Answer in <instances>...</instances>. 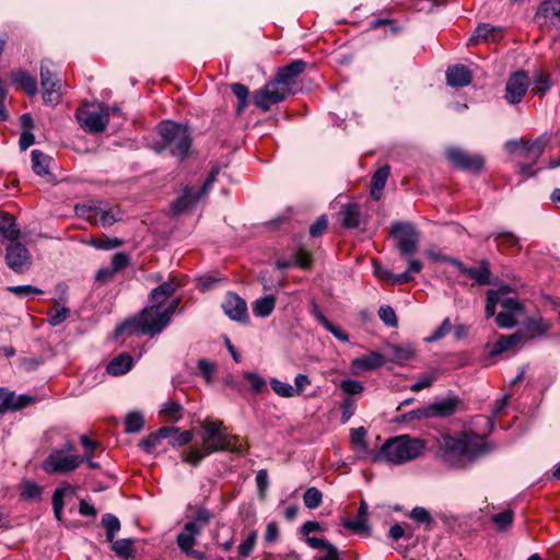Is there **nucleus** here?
I'll list each match as a JSON object with an SVG mask.
<instances>
[{"label":"nucleus","mask_w":560,"mask_h":560,"mask_svg":"<svg viewBox=\"0 0 560 560\" xmlns=\"http://www.w3.org/2000/svg\"><path fill=\"white\" fill-rule=\"evenodd\" d=\"M390 236L402 257L413 255L419 246V233L411 222L395 221L389 228Z\"/></svg>","instance_id":"nucleus-8"},{"label":"nucleus","mask_w":560,"mask_h":560,"mask_svg":"<svg viewBox=\"0 0 560 560\" xmlns=\"http://www.w3.org/2000/svg\"><path fill=\"white\" fill-rule=\"evenodd\" d=\"M40 80L44 101L51 105L58 104L61 97V83L45 63L40 67Z\"/></svg>","instance_id":"nucleus-13"},{"label":"nucleus","mask_w":560,"mask_h":560,"mask_svg":"<svg viewBox=\"0 0 560 560\" xmlns=\"http://www.w3.org/2000/svg\"><path fill=\"white\" fill-rule=\"evenodd\" d=\"M506 100L511 103H520L525 96V72H514L506 82Z\"/></svg>","instance_id":"nucleus-19"},{"label":"nucleus","mask_w":560,"mask_h":560,"mask_svg":"<svg viewBox=\"0 0 560 560\" xmlns=\"http://www.w3.org/2000/svg\"><path fill=\"white\" fill-rule=\"evenodd\" d=\"M287 91L281 88L273 80L269 81L262 89L254 94V104L267 112L275 104L282 102L285 98Z\"/></svg>","instance_id":"nucleus-10"},{"label":"nucleus","mask_w":560,"mask_h":560,"mask_svg":"<svg viewBox=\"0 0 560 560\" xmlns=\"http://www.w3.org/2000/svg\"><path fill=\"white\" fill-rule=\"evenodd\" d=\"M530 85V92L534 95L542 96L551 86L549 74L544 71L536 72L535 75L533 77Z\"/></svg>","instance_id":"nucleus-38"},{"label":"nucleus","mask_w":560,"mask_h":560,"mask_svg":"<svg viewBox=\"0 0 560 560\" xmlns=\"http://www.w3.org/2000/svg\"><path fill=\"white\" fill-rule=\"evenodd\" d=\"M368 503L362 500L357 517L354 520H343L342 525L355 533L370 534V526L368 525Z\"/></svg>","instance_id":"nucleus-26"},{"label":"nucleus","mask_w":560,"mask_h":560,"mask_svg":"<svg viewBox=\"0 0 560 560\" xmlns=\"http://www.w3.org/2000/svg\"><path fill=\"white\" fill-rule=\"evenodd\" d=\"M160 442L156 432H152L139 442V446L143 452L152 453Z\"/></svg>","instance_id":"nucleus-64"},{"label":"nucleus","mask_w":560,"mask_h":560,"mask_svg":"<svg viewBox=\"0 0 560 560\" xmlns=\"http://www.w3.org/2000/svg\"><path fill=\"white\" fill-rule=\"evenodd\" d=\"M161 311L159 307L150 305L144 307L137 316L125 320L116 330V337L128 331L130 335H158L161 331H155L154 327L160 323Z\"/></svg>","instance_id":"nucleus-6"},{"label":"nucleus","mask_w":560,"mask_h":560,"mask_svg":"<svg viewBox=\"0 0 560 560\" xmlns=\"http://www.w3.org/2000/svg\"><path fill=\"white\" fill-rule=\"evenodd\" d=\"M361 209L358 203L349 202L342 205L339 211V222L346 229H355L361 223Z\"/></svg>","instance_id":"nucleus-22"},{"label":"nucleus","mask_w":560,"mask_h":560,"mask_svg":"<svg viewBox=\"0 0 560 560\" xmlns=\"http://www.w3.org/2000/svg\"><path fill=\"white\" fill-rule=\"evenodd\" d=\"M535 19L540 24L560 23V0H546L541 2Z\"/></svg>","instance_id":"nucleus-20"},{"label":"nucleus","mask_w":560,"mask_h":560,"mask_svg":"<svg viewBox=\"0 0 560 560\" xmlns=\"http://www.w3.org/2000/svg\"><path fill=\"white\" fill-rule=\"evenodd\" d=\"M194 438V431L187 430L176 433L173 439L170 440V444L173 447H180L189 444L192 441Z\"/></svg>","instance_id":"nucleus-63"},{"label":"nucleus","mask_w":560,"mask_h":560,"mask_svg":"<svg viewBox=\"0 0 560 560\" xmlns=\"http://www.w3.org/2000/svg\"><path fill=\"white\" fill-rule=\"evenodd\" d=\"M452 329V324H451V320L448 317H446L441 326L429 337H427L424 340L427 342H434V341H438L440 339H442L443 337H445Z\"/></svg>","instance_id":"nucleus-62"},{"label":"nucleus","mask_w":560,"mask_h":560,"mask_svg":"<svg viewBox=\"0 0 560 560\" xmlns=\"http://www.w3.org/2000/svg\"><path fill=\"white\" fill-rule=\"evenodd\" d=\"M231 90L233 92V94L237 97L238 100V103H237V107H236V112L237 114H242V112L244 110V108L247 106L248 104V94H249V91L248 89L242 84V83H233L231 85Z\"/></svg>","instance_id":"nucleus-46"},{"label":"nucleus","mask_w":560,"mask_h":560,"mask_svg":"<svg viewBox=\"0 0 560 560\" xmlns=\"http://www.w3.org/2000/svg\"><path fill=\"white\" fill-rule=\"evenodd\" d=\"M459 404L460 399L456 396L446 397L440 401L430 404L429 406L432 418H446L454 415L457 411Z\"/></svg>","instance_id":"nucleus-24"},{"label":"nucleus","mask_w":560,"mask_h":560,"mask_svg":"<svg viewBox=\"0 0 560 560\" xmlns=\"http://www.w3.org/2000/svg\"><path fill=\"white\" fill-rule=\"evenodd\" d=\"M161 417H163L164 421L175 423L183 417V406L177 401H166L161 410Z\"/></svg>","instance_id":"nucleus-35"},{"label":"nucleus","mask_w":560,"mask_h":560,"mask_svg":"<svg viewBox=\"0 0 560 560\" xmlns=\"http://www.w3.org/2000/svg\"><path fill=\"white\" fill-rule=\"evenodd\" d=\"M432 418V413L430 411V406L421 407L415 410H411L407 413H404L399 421L409 422L413 420H421Z\"/></svg>","instance_id":"nucleus-58"},{"label":"nucleus","mask_w":560,"mask_h":560,"mask_svg":"<svg viewBox=\"0 0 560 560\" xmlns=\"http://www.w3.org/2000/svg\"><path fill=\"white\" fill-rule=\"evenodd\" d=\"M378 317L388 327L396 328L398 326L396 313L389 305H382L380 307Z\"/></svg>","instance_id":"nucleus-54"},{"label":"nucleus","mask_w":560,"mask_h":560,"mask_svg":"<svg viewBox=\"0 0 560 560\" xmlns=\"http://www.w3.org/2000/svg\"><path fill=\"white\" fill-rule=\"evenodd\" d=\"M389 173L390 167L388 165H384L373 174L371 182V196L374 200H380L382 198L383 189L386 185Z\"/></svg>","instance_id":"nucleus-28"},{"label":"nucleus","mask_w":560,"mask_h":560,"mask_svg":"<svg viewBox=\"0 0 560 560\" xmlns=\"http://www.w3.org/2000/svg\"><path fill=\"white\" fill-rule=\"evenodd\" d=\"M31 158L33 171L37 175H49V166L52 161L50 156H48L47 154L43 153L39 150H33L31 153Z\"/></svg>","instance_id":"nucleus-33"},{"label":"nucleus","mask_w":560,"mask_h":560,"mask_svg":"<svg viewBox=\"0 0 560 560\" xmlns=\"http://www.w3.org/2000/svg\"><path fill=\"white\" fill-rule=\"evenodd\" d=\"M12 79L19 83L28 95H34L37 92V82L27 72L18 70L12 73Z\"/></svg>","instance_id":"nucleus-37"},{"label":"nucleus","mask_w":560,"mask_h":560,"mask_svg":"<svg viewBox=\"0 0 560 560\" xmlns=\"http://www.w3.org/2000/svg\"><path fill=\"white\" fill-rule=\"evenodd\" d=\"M549 327L550 325L546 323L541 317H527V339L544 335L549 329Z\"/></svg>","instance_id":"nucleus-41"},{"label":"nucleus","mask_w":560,"mask_h":560,"mask_svg":"<svg viewBox=\"0 0 560 560\" xmlns=\"http://www.w3.org/2000/svg\"><path fill=\"white\" fill-rule=\"evenodd\" d=\"M159 133L162 139L163 149L173 156L184 160L191 148V137L187 127L172 121L160 124Z\"/></svg>","instance_id":"nucleus-4"},{"label":"nucleus","mask_w":560,"mask_h":560,"mask_svg":"<svg viewBox=\"0 0 560 560\" xmlns=\"http://www.w3.org/2000/svg\"><path fill=\"white\" fill-rule=\"evenodd\" d=\"M438 453L442 460L452 467L474 463L492 451L486 435L474 431L457 434H441L436 439Z\"/></svg>","instance_id":"nucleus-1"},{"label":"nucleus","mask_w":560,"mask_h":560,"mask_svg":"<svg viewBox=\"0 0 560 560\" xmlns=\"http://www.w3.org/2000/svg\"><path fill=\"white\" fill-rule=\"evenodd\" d=\"M305 68L306 62L302 59L293 60L278 70L273 81L289 93L291 86L296 83L299 75L304 72Z\"/></svg>","instance_id":"nucleus-14"},{"label":"nucleus","mask_w":560,"mask_h":560,"mask_svg":"<svg viewBox=\"0 0 560 560\" xmlns=\"http://www.w3.org/2000/svg\"><path fill=\"white\" fill-rule=\"evenodd\" d=\"M446 158L454 166L466 172L478 173L485 164L482 156L469 154L458 148L448 149L446 151Z\"/></svg>","instance_id":"nucleus-11"},{"label":"nucleus","mask_w":560,"mask_h":560,"mask_svg":"<svg viewBox=\"0 0 560 560\" xmlns=\"http://www.w3.org/2000/svg\"><path fill=\"white\" fill-rule=\"evenodd\" d=\"M244 378L249 383L250 390L254 394L260 393L264 386L266 385L265 380L257 373L246 372L244 374Z\"/></svg>","instance_id":"nucleus-61"},{"label":"nucleus","mask_w":560,"mask_h":560,"mask_svg":"<svg viewBox=\"0 0 560 560\" xmlns=\"http://www.w3.org/2000/svg\"><path fill=\"white\" fill-rule=\"evenodd\" d=\"M77 215L95 224H101L103 228L113 225L121 218L120 210L117 207H112L104 201H88L77 205Z\"/></svg>","instance_id":"nucleus-7"},{"label":"nucleus","mask_w":560,"mask_h":560,"mask_svg":"<svg viewBox=\"0 0 560 560\" xmlns=\"http://www.w3.org/2000/svg\"><path fill=\"white\" fill-rule=\"evenodd\" d=\"M386 359L383 354L372 351L366 355L355 358L351 361V369L355 374L361 372L371 371L383 366Z\"/></svg>","instance_id":"nucleus-17"},{"label":"nucleus","mask_w":560,"mask_h":560,"mask_svg":"<svg viewBox=\"0 0 560 560\" xmlns=\"http://www.w3.org/2000/svg\"><path fill=\"white\" fill-rule=\"evenodd\" d=\"M5 261L10 269L23 273L30 268L32 258L28 249L22 243L12 242L7 247Z\"/></svg>","instance_id":"nucleus-12"},{"label":"nucleus","mask_w":560,"mask_h":560,"mask_svg":"<svg viewBox=\"0 0 560 560\" xmlns=\"http://www.w3.org/2000/svg\"><path fill=\"white\" fill-rule=\"evenodd\" d=\"M323 502V493L315 487L308 488L303 494V503L307 509L314 510Z\"/></svg>","instance_id":"nucleus-47"},{"label":"nucleus","mask_w":560,"mask_h":560,"mask_svg":"<svg viewBox=\"0 0 560 560\" xmlns=\"http://www.w3.org/2000/svg\"><path fill=\"white\" fill-rule=\"evenodd\" d=\"M201 534L194 524H185L182 533L177 535L176 541L178 548L189 555L196 544V538Z\"/></svg>","instance_id":"nucleus-25"},{"label":"nucleus","mask_w":560,"mask_h":560,"mask_svg":"<svg viewBox=\"0 0 560 560\" xmlns=\"http://www.w3.org/2000/svg\"><path fill=\"white\" fill-rule=\"evenodd\" d=\"M366 430L363 427L353 428L350 431V441L353 444V446L361 451V452H368L369 446L365 440Z\"/></svg>","instance_id":"nucleus-48"},{"label":"nucleus","mask_w":560,"mask_h":560,"mask_svg":"<svg viewBox=\"0 0 560 560\" xmlns=\"http://www.w3.org/2000/svg\"><path fill=\"white\" fill-rule=\"evenodd\" d=\"M224 313L233 320L243 322L247 319L246 302L235 293H228L222 304Z\"/></svg>","instance_id":"nucleus-16"},{"label":"nucleus","mask_w":560,"mask_h":560,"mask_svg":"<svg viewBox=\"0 0 560 560\" xmlns=\"http://www.w3.org/2000/svg\"><path fill=\"white\" fill-rule=\"evenodd\" d=\"M0 234L12 241L16 240L20 235V230L18 229L13 217L8 213H0Z\"/></svg>","instance_id":"nucleus-36"},{"label":"nucleus","mask_w":560,"mask_h":560,"mask_svg":"<svg viewBox=\"0 0 560 560\" xmlns=\"http://www.w3.org/2000/svg\"><path fill=\"white\" fill-rule=\"evenodd\" d=\"M209 454L201 448L190 447L188 451L184 452L182 455L183 462L190 464L192 466H198L199 463Z\"/></svg>","instance_id":"nucleus-55"},{"label":"nucleus","mask_w":560,"mask_h":560,"mask_svg":"<svg viewBox=\"0 0 560 560\" xmlns=\"http://www.w3.org/2000/svg\"><path fill=\"white\" fill-rule=\"evenodd\" d=\"M410 517L418 523L427 525L428 528L431 527L433 523L429 511L421 506L413 508L410 512Z\"/></svg>","instance_id":"nucleus-59"},{"label":"nucleus","mask_w":560,"mask_h":560,"mask_svg":"<svg viewBox=\"0 0 560 560\" xmlns=\"http://www.w3.org/2000/svg\"><path fill=\"white\" fill-rule=\"evenodd\" d=\"M312 314L318 320V323L323 325L338 340L342 342L349 341L348 335L338 327H336L332 323H330L315 302L312 303Z\"/></svg>","instance_id":"nucleus-30"},{"label":"nucleus","mask_w":560,"mask_h":560,"mask_svg":"<svg viewBox=\"0 0 560 560\" xmlns=\"http://www.w3.org/2000/svg\"><path fill=\"white\" fill-rule=\"evenodd\" d=\"M34 401L33 396L25 394L16 396L13 392L0 387V413H4L8 410H21Z\"/></svg>","instance_id":"nucleus-15"},{"label":"nucleus","mask_w":560,"mask_h":560,"mask_svg":"<svg viewBox=\"0 0 560 560\" xmlns=\"http://www.w3.org/2000/svg\"><path fill=\"white\" fill-rule=\"evenodd\" d=\"M90 244L96 249H114L122 245V241L118 237H107L105 235L101 237H92Z\"/></svg>","instance_id":"nucleus-45"},{"label":"nucleus","mask_w":560,"mask_h":560,"mask_svg":"<svg viewBox=\"0 0 560 560\" xmlns=\"http://www.w3.org/2000/svg\"><path fill=\"white\" fill-rule=\"evenodd\" d=\"M197 201L196 196L191 189H185L184 194L173 205V211L179 214L190 208Z\"/></svg>","instance_id":"nucleus-44"},{"label":"nucleus","mask_w":560,"mask_h":560,"mask_svg":"<svg viewBox=\"0 0 560 560\" xmlns=\"http://www.w3.org/2000/svg\"><path fill=\"white\" fill-rule=\"evenodd\" d=\"M180 281L177 278L163 282L150 293L151 305L161 307L179 288Z\"/></svg>","instance_id":"nucleus-18"},{"label":"nucleus","mask_w":560,"mask_h":560,"mask_svg":"<svg viewBox=\"0 0 560 560\" xmlns=\"http://www.w3.org/2000/svg\"><path fill=\"white\" fill-rule=\"evenodd\" d=\"M178 304H179V300L178 299L173 300L165 310L161 311V316H160V319H159L160 320L159 326L156 325L154 327L155 331H162L168 325V323L171 322V318L174 315Z\"/></svg>","instance_id":"nucleus-52"},{"label":"nucleus","mask_w":560,"mask_h":560,"mask_svg":"<svg viewBox=\"0 0 560 560\" xmlns=\"http://www.w3.org/2000/svg\"><path fill=\"white\" fill-rule=\"evenodd\" d=\"M503 37V30L501 27L492 26L490 24H479L471 37L469 38V45H476L480 40L485 42H498Z\"/></svg>","instance_id":"nucleus-23"},{"label":"nucleus","mask_w":560,"mask_h":560,"mask_svg":"<svg viewBox=\"0 0 560 560\" xmlns=\"http://www.w3.org/2000/svg\"><path fill=\"white\" fill-rule=\"evenodd\" d=\"M390 357L388 361L401 364L408 360H410L413 355V352L409 348H404L400 346H390Z\"/></svg>","instance_id":"nucleus-50"},{"label":"nucleus","mask_w":560,"mask_h":560,"mask_svg":"<svg viewBox=\"0 0 560 560\" xmlns=\"http://www.w3.org/2000/svg\"><path fill=\"white\" fill-rule=\"evenodd\" d=\"M374 275L382 281L390 285L408 283L412 280L409 272L395 275L390 270L382 267L378 262H374Z\"/></svg>","instance_id":"nucleus-27"},{"label":"nucleus","mask_w":560,"mask_h":560,"mask_svg":"<svg viewBox=\"0 0 560 560\" xmlns=\"http://www.w3.org/2000/svg\"><path fill=\"white\" fill-rule=\"evenodd\" d=\"M510 292L511 288L509 285H502L498 290H489L487 292V303L485 310L487 318L494 316L497 305L501 304V298Z\"/></svg>","instance_id":"nucleus-31"},{"label":"nucleus","mask_w":560,"mask_h":560,"mask_svg":"<svg viewBox=\"0 0 560 560\" xmlns=\"http://www.w3.org/2000/svg\"><path fill=\"white\" fill-rule=\"evenodd\" d=\"M102 525L105 527L107 540L112 542L120 530L119 520L115 515L107 513L102 517Z\"/></svg>","instance_id":"nucleus-43"},{"label":"nucleus","mask_w":560,"mask_h":560,"mask_svg":"<svg viewBox=\"0 0 560 560\" xmlns=\"http://www.w3.org/2000/svg\"><path fill=\"white\" fill-rule=\"evenodd\" d=\"M270 386H271L272 390L280 397H283V398L294 397L293 396V386L288 383L281 382L278 378H271Z\"/></svg>","instance_id":"nucleus-57"},{"label":"nucleus","mask_w":560,"mask_h":560,"mask_svg":"<svg viewBox=\"0 0 560 560\" xmlns=\"http://www.w3.org/2000/svg\"><path fill=\"white\" fill-rule=\"evenodd\" d=\"M522 340V335L516 332L511 336H501L493 345L490 351L492 357L499 355L508 350L513 349Z\"/></svg>","instance_id":"nucleus-34"},{"label":"nucleus","mask_w":560,"mask_h":560,"mask_svg":"<svg viewBox=\"0 0 560 560\" xmlns=\"http://www.w3.org/2000/svg\"><path fill=\"white\" fill-rule=\"evenodd\" d=\"M276 306V299L272 295L258 299L253 305V312L256 316H269Z\"/></svg>","instance_id":"nucleus-39"},{"label":"nucleus","mask_w":560,"mask_h":560,"mask_svg":"<svg viewBox=\"0 0 560 560\" xmlns=\"http://www.w3.org/2000/svg\"><path fill=\"white\" fill-rule=\"evenodd\" d=\"M201 447L206 454L222 451L243 452V444L238 436L229 434L222 421L205 419L201 422Z\"/></svg>","instance_id":"nucleus-2"},{"label":"nucleus","mask_w":560,"mask_h":560,"mask_svg":"<svg viewBox=\"0 0 560 560\" xmlns=\"http://www.w3.org/2000/svg\"><path fill=\"white\" fill-rule=\"evenodd\" d=\"M80 127L88 133L103 132L109 120V107L104 103H85L75 112Z\"/></svg>","instance_id":"nucleus-5"},{"label":"nucleus","mask_w":560,"mask_h":560,"mask_svg":"<svg viewBox=\"0 0 560 560\" xmlns=\"http://www.w3.org/2000/svg\"><path fill=\"white\" fill-rule=\"evenodd\" d=\"M133 365L132 357L122 353L114 358L106 366V371L109 375L118 376L127 373Z\"/></svg>","instance_id":"nucleus-29"},{"label":"nucleus","mask_w":560,"mask_h":560,"mask_svg":"<svg viewBox=\"0 0 560 560\" xmlns=\"http://www.w3.org/2000/svg\"><path fill=\"white\" fill-rule=\"evenodd\" d=\"M257 533L255 530L250 532L247 538L238 546V552L242 558L248 557L254 547L256 545Z\"/></svg>","instance_id":"nucleus-60"},{"label":"nucleus","mask_w":560,"mask_h":560,"mask_svg":"<svg viewBox=\"0 0 560 560\" xmlns=\"http://www.w3.org/2000/svg\"><path fill=\"white\" fill-rule=\"evenodd\" d=\"M465 276L472 279L479 285L490 284L491 271L486 260H482L479 267H470L465 270Z\"/></svg>","instance_id":"nucleus-32"},{"label":"nucleus","mask_w":560,"mask_h":560,"mask_svg":"<svg viewBox=\"0 0 560 560\" xmlns=\"http://www.w3.org/2000/svg\"><path fill=\"white\" fill-rule=\"evenodd\" d=\"M70 315V308L67 306L57 305L47 313L48 323L51 326H58L63 323Z\"/></svg>","instance_id":"nucleus-49"},{"label":"nucleus","mask_w":560,"mask_h":560,"mask_svg":"<svg viewBox=\"0 0 560 560\" xmlns=\"http://www.w3.org/2000/svg\"><path fill=\"white\" fill-rule=\"evenodd\" d=\"M514 514L512 510H504L500 513L490 516V522L493 524L497 530L504 532L511 527L513 523Z\"/></svg>","instance_id":"nucleus-40"},{"label":"nucleus","mask_w":560,"mask_h":560,"mask_svg":"<svg viewBox=\"0 0 560 560\" xmlns=\"http://www.w3.org/2000/svg\"><path fill=\"white\" fill-rule=\"evenodd\" d=\"M83 463V456L65 454V450H52L43 463L47 474H68Z\"/></svg>","instance_id":"nucleus-9"},{"label":"nucleus","mask_w":560,"mask_h":560,"mask_svg":"<svg viewBox=\"0 0 560 560\" xmlns=\"http://www.w3.org/2000/svg\"><path fill=\"white\" fill-rule=\"evenodd\" d=\"M424 448L425 444L422 440L402 434L388 439L382 445L375 460L383 458L389 463L400 465L419 457Z\"/></svg>","instance_id":"nucleus-3"},{"label":"nucleus","mask_w":560,"mask_h":560,"mask_svg":"<svg viewBox=\"0 0 560 560\" xmlns=\"http://www.w3.org/2000/svg\"><path fill=\"white\" fill-rule=\"evenodd\" d=\"M144 427V418L138 411H131L126 416L125 420V432L138 433Z\"/></svg>","instance_id":"nucleus-42"},{"label":"nucleus","mask_w":560,"mask_h":560,"mask_svg":"<svg viewBox=\"0 0 560 560\" xmlns=\"http://www.w3.org/2000/svg\"><path fill=\"white\" fill-rule=\"evenodd\" d=\"M132 539H119L112 541V550L121 558L132 556Z\"/></svg>","instance_id":"nucleus-51"},{"label":"nucleus","mask_w":560,"mask_h":560,"mask_svg":"<svg viewBox=\"0 0 560 560\" xmlns=\"http://www.w3.org/2000/svg\"><path fill=\"white\" fill-rule=\"evenodd\" d=\"M446 81L452 88H464L471 83L472 73L464 65H455L446 70Z\"/></svg>","instance_id":"nucleus-21"},{"label":"nucleus","mask_w":560,"mask_h":560,"mask_svg":"<svg viewBox=\"0 0 560 560\" xmlns=\"http://www.w3.org/2000/svg\"><path fill=\"white\" fill-rule=\"evenodd\" d=\"M212 517L213 515L208 509L199 508L194 516V520L187 524H194L199 532H202L203 528L210 523Z\"/></svg>","instance_id":"nucleus-53"},{"label":"nucleus","mask_w":560,"mask_h":560,"mask_svg":"<svg viewBox=\"0 0 560 560\" xmlns=\"http://www.w3.org/2000/svg\"><path fill=\"white\" fill-rule=\"evenodd\" d=\"M512 397L511 393H506L502 398L498 399L492 408L491 415L487 417V423L490 430L494 427L495 418L505 409L508 399Z\"/></svg>","instance_id":"nucleus-56"}]
</instances>
